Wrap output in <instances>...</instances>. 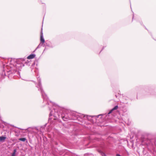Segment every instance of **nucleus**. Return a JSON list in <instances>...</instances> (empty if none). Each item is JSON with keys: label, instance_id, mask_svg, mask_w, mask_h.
<instances>
[{"label": "nucleus", "instance_id": "obj_1", "mask_svg": "<svg viewBox=\"0 0 156 156\" xmlns=\"http://www.w3.org/2000/svg\"><path fill=\"white\" fill-rule=\"evenodd\" d=\"M49 105L48 107L50 110H51L50 106H52L53 110L50 111L48 119L49 121L53 119L54 120L62 118L64 121L72 120L73 119L72 116H75V113L66 110H62L60 107L57 105L54 104L51 101H49L48 103H46Z\"/></svg>", "mask_w": 156, "mask_h": 156}, {"label": "nucleus", "instance_id": "obj_2", "mask_svg": "<svg viewBox=\"0 0 156 156\" xmlns=\"http://www.w3.org/2000/svg\"><path fill=\"white\" fill-rule=\"evenodd\" d=\"M29 63L25 61L23 58H20L18 60L12 59L10 62L7 64H3V70L2 73L1 74L2 78H5V76H7L8 78L11 79L13 74L18 70H20L22 67L24 66V63L27 64Z\"/></svg>", "mask_w": 156, "mask_h": 156}, {"label": "nucleus", "instance_id": "obj_3", "mask_svg": "<svg viewBox=\"0 0 156 156\" xmlns=\"http://www.w3.org/2000/svg\"><path fill=\"white\" fill-rule=\"evenodd\" d=\"M38 83L36 84V87L38 88V90L41 92V95L43 99L44 102V104H46V103H48V98L47 95L44 93L42 86L41 83V79L39 77H37Z\"/></svg>", "mask_w": 156, "mask_h": 156}, {"label": "nucleus", "instance_id": "obj_4", "mask_svg": "<svg viewBox=\"0 0 156 156\" xmlns=\"http://www.w3.org/2000/svg\"><path fill=\"white\" fill-rule=\"evenodd\" d=\"M40 40L41 43H42V44L44 43L45 40L43 37V34L42 31L41 32Z\"/></svg>", "mask_w": 156, "mask_h": 156}, {"label": "nucleus", "instance_id": "obj_5", "mask_svg": "<svg viewBox=\"0 0 156 156\" xmlns=\"http://www.w3.org/2000/svg\"><path fill=\"white\" fill-rule=\"evenodd\" d=\"M118 108V105L115 106L112 110L109 111V112L108 113V114L109 115L111 114V113H112V112L113 110L117 109Z\"/></svg>", "mask_w": 156, "mask_h": 156}, {"label": "nucleus", "instance_id": "obj_6", "mask_svg": "<svg viewBox=\"0 0 156 156\" xmlns=\"http://www.w3.org/2000/svg\"><path fill=\"white\" fill-rule=\"evenodd\" d=\"M35 56V54H31L28 56L27 57V58L28 59H31L34 58Z\"/></svg>", "mask_w": 156, "mask_h": 156}, {"label": "nucleus", "instance_id": "obj_7", "mask_svg": "<svg viewBox=\"0 0 156 156\" xmlns=\"http://www.w3.org/2000/svg\"><path fill=\"white\" fill-rule=\"evenodd\" d=\"M6 137L5 136H0V141H4V140L6 139Z\"/></svg>", "mask_w": 156, "mask_h": 156}, {"label": "nucleus", "instance_id": "obj_8", "mask_svg": "<svg viewBox=\"0 0 156 156\" xmlns=\"http://www.w3.org/2000/svg\"><path fill=\"white\" fill-rule=\"evenodd\" d=\"M19 140L20 141L24 142L26 140V139L25 138H20L19 139Z\"/></svg>", "mask_w": 156, "mask_h": 156}, {"label": "nucleus", "instance_id": "obj_9", "mask_svg": "<svg viewBox=\"0 0 156 156\" xmlns=\"http://www.w3.org/2000/svg\"><path fill=\"white\" fill-rule=\"evenodd\" d=\"M16 151H17L16 149H15L14 150L12 154V156H15V154H16Z\"/></svg>", "mask_w": 156, "mask_h": 156}, {"label": "nucleus", "instance_id": "obj_10", "mask_svg": "<svg viewBox=\"0 0 156 156\" xmlns=\"http://www.w3.org/2000/svg\"><path fill=\"white\" fill-rule=\"evenodd\" d=\"M46 124H45L43 126H42L41 127V128H40V130H41V131L42 132V129H44L45 126H46Z\"/></svg>", "mask_w": 156, "mask_h": 156}, {"label": "nucleus", "instance_id": "obj_11", "mask_svg": "<svg viewBox=\"0 0 156 156\" xmlns=\"http://www.w3.org/2000/svg\"><path fill=\"white\" fill-rule=\"evenodd\" d=\"M41 43H40L39 45L37 46V48H36V49L35 50V51L38 48H40L41 47Z\"/></svg>", "mask_w": 156, "mask_h": 156}, {"label": "nucleus", "instance_id": "obj_12", "mask_svg": "<svg viewBox=\"0 0 156 156\" xmlns=\"http://www.w3.org/2000/svg\"><path fill=\"white\" fill-rule=\"evenodd\" d=\"M101 154L102 156H106L105 154L104 153L102 152L101 153Z\"/></svg>", "mask_w": 156, "mask_h": 156}, {"label": "nucleus", "instance_id": "obj_13", "mask_svg": "<svg viewBox=\"0 0 156 156\" xmlns=\"http://www.w3.org/2000/svg\"><path fill=\"white\" fill-rule=\"evenodd\" d=\"M116 156H121V155H120V154H116Z\"/></svg>", "mask_w": 156, "mask_h": 156}, {"label": "nucleus", "instance_id": "obj_14", "mask_svg": "<svg viewBox=\"0 0 156 156\" xmlns=\"http://www.w3.org/2000/svg\"><path fill=\"white\" fill-rule=\"evenodd\" d=\"M82 116H83V117H85V115H82Z\"/></svg>", "mask_w": 156, "mask_h": 156}, {"label": "nucleus", "instance_id": "obj_15", "mask_svg": "<svg viewBox=\"0 0 156 156\" xmlns=\"http://www.w3.org/2000/svg\"><path fill=\"white\" fill-rule=\"evenodd\" d=\"M33 81V82H34V83H35V84H36V83L35 81Z\"/></svg>", "mask_w": 156, "mask_h": 156}]
</instances>
